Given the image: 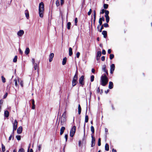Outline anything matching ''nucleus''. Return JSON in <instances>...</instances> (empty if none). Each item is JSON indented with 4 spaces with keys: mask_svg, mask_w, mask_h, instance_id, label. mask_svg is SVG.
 <instances>
[{
    "mask_svg": "<svg viewBox=\"0 0 152 152\" xmlns=\"http://www.w3.org/2000/svg\"><path fill=\"white\" fill-rule=\"evenodd\" d=\"M91 131L92 133H94V127L93 126H91Z\"/></svg>",
    "mask_w": 152,
    "mask_h": 152,
    "instance_id": "obj_32",
    "label": "nucleus"
},
{
    "mask_svg": "<svg viewBox=\"0 0 152 152\" xmlns=\"http://www.w3.org/2000/svg\"><path fill=\"white\" fill-rule=\"evenodd\" d=\"M32 63L33 64H35V59L34 58H33L32 59Z\"/></svg>",
    "mask_w": 152,
    "mask_h": 152,
    "instance_id": "obj_55",
    "label": "nucleus"
},
{
    "mask_svg": "<svg viewBox=\"0 0 152 152\" xmlns=\"http://www.w3.org/2000/svg\"><path fill=\"white\" fill-rule=\"evenodd\" d=\"M81 107L80 104H79L78 106V113L79 115L80 114L81 112Z\"/></svg>",
    "mask_w": 152,
    "mask_h": 152,
    "instance_id": "obj_22",
    "label": "nucleus"
},
{
    "mask_svg": "<svg viewBox=\"0 0 152 152\" xmlns=\"http://www.w3.org/2000/svg\"><path fill=\"white\" fill-rule=\"evenodd\" d=\"M103 28H104V26H103V25H102V26H101V28L100 29H99V31L100 32H102V29Z\"/></svg>",
    "mask_w": 152,
    "mask_h": 152,
    "instance_id": "obj_48",
    "label": "nucleus"
},
{
    "mask_svg": "<svg viewBox=\"0 0 152 152\" xmlns=\"http://www.w3.org/2000/svg\"><path fill=\"white\" fill-rule=\"evenodd\" d=\"M105 60V57L104 56H103L101 58V60H102V61H104Z\"/></svg>",
    "mask_w": 152,
    "mask_h": 152,
    "instance_id": "obj_57",
    "label": "nucleus"
},
{
    "mask_svg": "<svg viewBox=\"0 0 152 152\" xmlns=\"http://www.w3.org/2000/svg\"><path fill=\"white\" fill-rule=\"evenodd\" d=\"M1 80L2 82L3 83H4L6 82V79L3 76H1Z\"/></svg>",
    "mask_w": 152,
    "mask_h": 152,
    "instance_id": "obj_31",
    "label": "nucleus"
},
{
    "mask_svg": "<svg viewBox=\"0 0 152 152\" xmlns=\"http://www.w3.org/2000/svg\"><path fill=\"white\" fill-rule=\"evenodd\" d=\"M102 34L104 35V38H106L107 36V32L106 31H104L102 32Z\"/></svg>",
    "mask_w": 152,
    "mask_h": 152,
    "instance_id": "obj_19",
    "label": "nucleus"
},
{
    "mask_svg": "<svg viewBox=\"0 0 152 152\" xmlns=\"http://www.w3.org/2000/svg\"><path fill=\"white\" fill-rule=\"evenodd\" d=\"M26 16L27 19H28L29 17V13L28 12H25Z\"/></svg>",
    "mask_w": 152,
    "mask_h": 152,
    "instance_id": "obj_33",
    "label": "nucleus"
},
{
    "mask_svg": "<svg viewBox=\"0 0 152 152\" xmlns=\"http://www.w3.org/2000/svg\"><path fill=\"white\" fill-rule=\"evenodd\" d=\"M18 152H25V151L23 148H21L19 149Z\"/></svg>",
    "mask_w": 152,
    "mask_h": 152,
    "instance_id": "obj_37",
    "label": "nucleus"
},
{
    "mask_svg": "<svg viewBox=\"0 0 152 152\" xmlns=\"http://www.w3.org/2000/svg\"><path fill=\"white\" fill-rule=\"evenodd\" d=\"M14 81L15 82V84L16 86H18V81L16 79H15L14 80Z\"/></svg>",
    "mask_w": 152,
    "mask_h": 152,
    "instance_id": "obj_34",
    "label": "nucleus"
},
{
    "mask_svg": "<svg viewBox=\"0 0 152 152\" xmlns=\"http://www.w3.org/2000/svg\"><path fill=\"white\" fill-rule=\"evenodd\" d=\"M91 137H92V141H91V147H93L95 144V139L94 138V137L93 135H92L91 136Z\"/></svg>",
    "mask_w": 152,
    "mask_h": 152,
    "instance_id": "obj_9",
    "label": "nucleus"
},
{
    "mask_svg": "<svg viewBox=\"0 0 152 152\" xmlns=\"http://www.w3.org/2000/svg\"><path fill=\"white\" fill-rule=\"evenodd\" d=\"M115 69V66L114 64H112L110 66V73L113 74Z\"/></svg>",
    "mask_w": 152,
    "mask_h": 152,
    "instance_id": "obj_8",
    "label": "nucleus"
},
{
    "mask_svg": "<svg viewBox=\"0 0 152 152\" xmlns=\"http://www.w3.org/2000/svg\"><path fill=\"white\" fill-rule=\"evenodd\" d=\"M9 113L7 110H6L4 112V116L5 117L7 118L9 117Z\"/></svg>",
    "mask_w": 152,
    "mask_h": 152,
    "instance_id": "obj_15",
    "label": "nucleus"
},
{
    "mask_svg": "<svg viewBox=\"0 0 152 152\" xmlns=\"http://www.w3.org/2000/svg\"><path fill=\"white\" fill-rule=\"evenodd\" d=\"M54 54L53 53H51L49 55V61L51 62L53 60V58L54 57Z\"/></svg>",
    "mask_w": 152,
    "mask_h": 152,
    "instance_id": "obj_11",
    "label": "nucleus"
},
{
    "mask_svg": "<svg viewBox=\"0 0 152 152\" xmlns=\"http://www.w3.org/2000/svg\"><path fill=\"white\" fill-rule=\"evenodd\" d=\"M34 68L35 70H36L37 67V64L36 63L34 64Z\"/></svg>",
    "mask_w": 152,
    "mask_h": 152,
    "instance_id": "obj_36",
    "label": "nucleus"
},
{
    "mask_svg": "<svg viewBox=\"0 0 152 152\" xmlns=\"http://www.w3.org/2000/svg\"><path fill=\"white\" fill-rule=\"evenodd\" d=\"M84 77L83 75H82L80 77V78L79 80V83L82 86H83L84 84Z\"/></svg>",
    "mask_w": 152,
    "mask_h": 152,
    "instance_id": "obj_7",
    "label": "nucleus"
},
{
    "mask_svg": "<svg viewBox=\"0 0 152 152\" xmlns=\"http://www.w3.org/2000/svg\"><path fill=\"white\" fill-rule=\"evenodd\" d=\"M106 66L105 65H104L102 66V69L104 71V72H105L107 75L108 74L107 70L106 69Z\"/></svg>",
    "mask_w": 152,
    "mask_h": 152,
    "instance_id": "obj_16",
    "label": "nucleus"
},
{
    "mask_svg": "<svg viewBox=\"0 0 152 152\" xmlns=\"http://www.w3.org/2000/svg\"><path fill=\"white\" fill-rule=\"evenodd\" d=\"M88 116L87 115H86L85 118V122L87 123L88 121Z\"/></svg>",
    "mask_w": 152,
    "mask_h": 152,
    "instance_id": "obj_28",
    "label": "nucleus"
},
{
    "mask_svg": "<svg viewBox=\"0 0 152 152\" xmlns=\"http://www.w3.org/2000/svg\"><path fill=\"white\" fill-rule=\"evenodd\" d=\"M106 18V21L107 23L109 22L110 19V18L109 16H105Z\"/></svg>",
    "mask_w": 152,
    "mask_h": 152,
    "instance_id": "obj_25",
    "label": "nucleus"
},
{
    "mask_svg": "<svg viewBox=\"0 0 152 152\" xmlns=\"http://www.w3.org/2000/svg\"><path fill=\"white\" fill-rule=\"evenodd\" d=\"M105 10L104 9H103L101 10L100 13L101 14H103L105 12Z\"/></svg>",
    "mask_w": 152,
    "mask_h": 152,
    "instance_id": "obj_46",
    "label": "nucleus"
},
{
    "mask_svg": "<svg viewBox=\"0 0 152 152\" xmlns=\"http://www.w3.org/2000/svg\"><path fill=\"white\" fill-rule=\"evenodd\" d=\"M72 54V49L71 48H69V55L70 56H71Z\"/></svg>",
    "mask_w": 152,
    "mask_h": 152,
    "instance_id": "obj_23",
    "label": "nucleus"
},
{
    "mask_svg": "<svg viewBox=\"0 0 152 152\" xmlns=\"http://www.w3.org/2000/svg\"><path fill=\"white\" fill-rule=\"evenodd\" d=\"M108 5L107 4H104V9H107L108 7Z\"/></svg>",
    "mask_w": 152,
    "mask_h": 152,
    "instance_id": "obj_41",
    "label": "nucleus"
},
{
    "mask_svg": "<svg viewBox=\"0 0 152 152\" xmlns=\"http://www.w3.org/2000/svg\"><path fill=\"white\" fill-rule=\"evenodd\" d=\"M24 33V31L23 30H20L17 33V35L19 37H21Z\"/></svg>",
    "mask_w": 152,
    "mask_h": 152,
    "instance_id": "obj_10",
    "label": "nucleus"
},
{
    "mask_svg": "<svg viewBox=\"0 0 152 152\" xmlns=\"http://www.w3.org/2000/svg\"><path fill=\"white\" fill-rule=\"evenodd\" d=\"M20 85L22 87L23 86V81L21 80L20 82Z\"/></svg>",
    "mask_w": 152,
    "mask_h": 152,
    "instance_id": "obj_45",
    "label": "nucleus"
},
{
    "mask_svg": "<svg viewBox=\"0 0 152 152\" xmlns=\"http://www.w3.org/2000/svg\"><path fill=\"white\" fill-rule=\"evenodd\" d=\"M77 18H75V25L76 26H77Z\"/></svg>",
    "mask_w": 152,
    "mask_h": 152,
    "instance_id": "obj_47",
    "label": "nucleus"
},
{
    "mask_svg": "<svg viewBox=\"0 0 152 152\" xmlns=\"http://www.w3.org/2000/svg\"><path fill=\"white\" fill-rule=\"evenodd\" d=\"M102 18H100L99 20V25L98 26L97 29H99L100 26L102 24Z\"/></svg>",
    "mask_w": 152,
    "mask_h": 152,
    "instance_id": "obj_17",
    "label": "nucleus"
},
{
    "mask_svg": "<svg viewBox=\"0 0 152 152\" xmlns=\"http://www.w3.org/2000/svg\"><path fill=\"white\" fill-rule=\"evenodd\" d=\"M71 23L70 22H68L67 23V28L68 29H70V28Z\"/></svg>",
    "mask_w": 152,
    "mask_h": 152,
    "instance_id": "obj_30",
    "label": "nucleus"
},
{
    "mask_svg": "<svg viewBox=\"0 0 152 152\" xmlns=\"http://www.w3.org/2000/svg\"><path fill=\"white\" fill-rule=\"evenodd\" d=\"M17 56H15L14 59H13V62L14 63H15L17 61Z\"/></svg>",
    "mask_w": 152,
    "mask_h": 152,
    "instance_id": "obj_27",
    "label": "nucleus"
},
{
    "mask_svg": "<svg viewBox=\"0 0 152 152\" xmlns=\"http://www.w3.org/2000/svg\"><path fill=\"white\" fill-rule=\"evenodd\" d=\"M94 22H95V20H96V14H94Z\"/></svg>",
    "mask_w": 152,
    "mask_h": 152,
    "instance_id": "obj_52",
    "label": "nucleus"
},
{
    "mask_svg": "<svg viewBox=\"0 0 152 152\" xmlns=\"http://www.w3.org/2000/svg\"><path fill=\"white\" fill-rule=\"evenodd\" d=\"M66 112L65 111L63 114L61 118V121L64 122L66 121Z\"/></svg>",
    "mask_w": 152,
    "mask_h": 152,
    "instance_id": "obj_5",
    "label": "nucleus"
},
{
    "mask_svg": "<svg viewBox=\"0 0 152 152\" xmlns=\"http://www.w3.org/2000/svg\"><path fill=\"white\" fill-rule=\"evenodd\" d=\"M101 56V52L100 51H98L96 56H98V57H100Z\"/></svg>",
    "mask_w": 152,
    "mask_h": 152,
    "instance_id": "obj_26",
    "label": "nucleus"
},
{
    "mask_svg": "<svg viewBox=\"0 0 152 152\" xmlns=\"http://www.w3.org/2000/svg\"><path fill=\"white\" fill-rule=\"evenodd\" d=\"M56 4L57 7H58L59 5V1L58 0H57L56 1Z\"/></svg>",
    "mask_w": 152,
    "mask_h": 152,
    "instance_id": "obj_39",
    "label": "nucleus"
},
{
    "mask_svg": "<svg viewBox=\"0 0 152 152\" xmlns=\"http://www.w3.org/2000/svg\"><path fill=\"white\" fill-rule=\"evenodd\" d=\"M105 149L106 151H108L109 150V146L108 144H106L105 146Z\"/></svg>",
    "mask_w": 152,
    "mask_h": 152,
    "instance_id": "obj_21",
    "label": "nucleus"
},
{
    "mask_svg": "<svg viewBox=\"0 0 152 152\" xmlns=\"http://www.w3.org/2000/svg\"><path fill=\"white\" fill-rule=\"evenodd\" d=\"M7 96V93H6L4 96V98L5 99L6 98Z\"/></svg>",
    "mask_w": 152,
    "mask_h": 152,
    "instance_id": "obj_54",
    "label": "nucleus"
},
{
    "mask_svg": "<svg viewBox=\"0 0 152 152\" xmlns=\"http://www.w3.org/2000/svg\"><path fill=\"white\" fill-rule=\"evenodd\" d=\"M30 52V50L28 48H26L25 51V54L26 55L28 54Z\"/></svg>",
    "mask_w": 152,
    "mask_h": 152,
    "instance_id": "obj_18",
    "label": "nucleus"
},
{
    "mask_svg": "<svg viewBox=\"0 0 152 152\" xmlns=\"http://www.w3.org/2000/svg\"><path fill=\"white\" fill-rule=\"evenodd\" d=\"M92 11V10L91 9H90L89 11L88 12V15H91V12Z\"/></svg>",
    "mask_w": 152,
    "mask_h": 152,
    "instance_id": "obj_51",
    "label": "nucleus"
},
{
    "mask_svg": "<svg viewBox=\"0 0 152 152\" xmlns=\"http://www.w3.org/2000/svg\"><path fill=\"white\" fill-rule=\"evenodd\" d=\"M102 54L103 55H105L106 54V52L105 50H103L102 51Z\"/></svg>",
    "mask_w": 152,
    "mask_h": 152,
    "instance_id": "obj_56",
    "label": "nucleus"
},
{
    "mask_svg": "<svg viewBox=\"0 0 152 152\" xmlns=\"http://www.w3.org/2000/svg\"><path fill=\"white\" fill-rule=\"evenodd\" d=\"M16 137L18 140H20L21 139V137L20 135H17L16 136Z\"/></svg>",
    "mask_w": 152,
    "mask_h": 152,
    "instance_id": "obj_35",
    "label": "nucleus"
},
{
    "mask_svg": "<svg viewBox=\"0 0 152 152\" xmlns=\"http://www.w3.org/2000/svg\"><path fill=\"white\" fill-rule=\"evenodd\" d=\"M76 131V127L73 126L71 129L70 132V136L71 137H73L74 136Z\"/></svg>",
    "mask_w": 152,
    "mask_h": 152,
    "instance_id": "obj_4",
    "label": "nucleus"
},
{
    "mask_svg": "<svg viewBox=\"0 0 152 152\" xmlns=\"http://www.w3.org/2000/svg\"><path fill=\"white\" fill-rule=\"evenodd\" d=\"M105 16H108V14H109V12L108 10H105Z\"/></svg>",
    "mask_w": 152,
    "mask_h": 152,
    "instance_id": "obj_43",
    "label": "nucleus"
},
{
    "mask_svg": "<svg viewBox=\"0 0 152 152\" xmlns=\"http://www.w3.org/2000/svg\"><path fill=\"white\" fill-rule=\"evenodd\" d=\"M2 150L3 152H4L5 150V146L1 144Z\"/></svg>",
    "mask_w": 152,
    "mask_h": 152,
    "instance_id": "obj_24",
    "label": "nucleus"
},
{
    "mask_svg": "<svg viewBox=\"0 0 152 152\" xmlns=\"http://www.w3.org/2000/svg\"><path fill=\"white\" fill-rule=\"evenodd\" d=\"M44 10V5L42 2L39 4V17L42 18L43 16V13Z\"/></svg>",
    "mask_w": 152,
    "mask_h": 152,
    "instance_id": "obj_2",
    "label": "nucleus"
},
{
    "mask_svg": "<svg viewBox=\"0 0 152 152\" xmlns=\"http://www.w3.org/2000/svg\"><path fill=\"white\" fill-rule=\"evenodd\" d=\"M101 139L99 138L98 139V145L99 146H100L101 145Z\"/></svg>",
    "mask_w": 152,
    "mask_h": 152,
    "instance_id": "obj_38",
    "label": "nucleus"
},
{
    "mask_svg": "<svg viewBox=\"0 0 152 152\" xmlns=\"http://www.w3.org/2000/svg\"><path fill=\"white\" fill-rule=\"evenodd\" d=\"M31 102H32V105L34 104H34V99H32L31 100Z\"/></svg>",
    "mask_w": 152,
    "mask_h": 152,
    "instance_id": "obj_60",
    "label": "nucleus"
},
{
    "mask_svg": "<svg viewBox=\"0 0 152 152\" xmlns=\"http://www.w3.org/2000/svg\"><path fill=\"white\" fill-rule=\"evenodd\" d=\"M108 81V77L105 75L104 74L101 77V84L103 86H105L107 83Z\"/></svg>",
    "mask_w": 152,
    "mask_h": 152,
    "instance_id": "obj_1",
    "label": "nucleus"
},
{
    "mask_svg": "<svg viewBox=\"0 0 152 152\" xmlns=\"http://www.w3.org/2000/svg\"><path fill=\"white\" fill-rule=\"evenodd\" d=\"M114 57V55L113 54H110V59H112Z\"/></svg>",
    "mask_w": 152,
    "mask_h": 152,
    "instance_id": "obj_42",
    "label": "nucleus"
},
{
    "mask_svg": "<svg viewBox=\"0 0 152 152\" xmlns=\"http://www.w3.org/2000/svg\"><path fill=\"white\" fill-rule=\"evenodd\" d=\"M77 75L75 74L73 78V79L72 81V85L73 86H75L77 84Z\"/></svg>",
    "mask_w": 152,
    "mask_h": 152,
    "instance_id": "obj_3",
    "label": "nucleus"
},
{
    "mask_svg": "<svg viewBox=\"0 0 152 152\" xmlns=\"http://www.w3.org/2000/svg\"><path fill=\"white\" fill-rule=\"evenodd\" d=\"M111 53V50L110 49H109L108 50V53L109 54H110Z\"/></svg>",
    "mask_w": 152,
    "mask_h": 152,
    "instance_id": "obj_62",
    "label": "nucleus"
},
{
    "mask_svg": "<svg viewBox=\"0 0 152 152\" xmlns=\"http://www.w3.org/2000/svg\"><path fill=\"white\" fill-rule=\"evenodd\" d=\"M38 150L39 151H40L41 150V145H39L38 146Z\"/></svg>",
    "mask_w": 152,
    "mask_h": 152,
    "instance_id": "obj_50",
    "label": "nucleus"
},
{
    "mask_svg": "<svg viewBox=\"0 0 152 152\" xmlns=\"http://www.w3.org/2000/svg\"><path fill=\"white\" fill-rule=\"evenodd\" d=\"M18 122L16 120H15L13 123V131L16 130L17 128Z\"/></svg>",
    "mask_w": 152,
    "mask_h": 152,
    "instance_id": "obj_6",
    "label": "nucleus"
},
{
    "mask_svg": "<svg viewBox=\"0 0 152 152\" xmlns=\"http://www.w3.org/2000/svg\"><path fill=\"white\" fill-rule=\"evenodd\" d=\"M61 5H62L64 3V0H61Z\"/></svg>",
    "mask_w": 152,
    "mask_h": 152,
    "instance_id": "obj_58",
    "label": "nucleus"
},
{
    "mask_svg": "<svg viewBox=\"0 0 152 152\" xmlns=\"http://www.w3.org/2000/svg\"><path fill=\"white\" fill-rule=\"evenodd\" d=\"M80 53L79 52H77V53H76V57L77 58H78L80 56Z\"/></svg>",
    "mask_w": 152,
    "mask_h": 152,
    "instance_id": "obj_49",
    "label": "nucleus"
},
{
    "mask_svg": "<svg viewBox=\"0 0 152 152\" xmlns=\"http://www.w3.org/2000/svg\"><path fill=\"white\" fill-rule=\"evenodd\" d=\"M19 53L21 54H22L23 53V52L20 49V48H19Z\"/></svg>",
    "mask_w": 152,
    "mask_h": 152,
    "instance_id": "obj_53",
    "label": "nucleus"
},
{
    "mask_svg": "<svg viewBox=\"0 0 152 152\" xmlns=\"http://www.w3.org/2000/svg\"><path fill=\"white\" fill-rule=\"evenodd\" d=\"M97 93H100L101 94H102L103 92L102 90H101V91L100 90V88L99 87H98L97 88Z\"/></svg>",
    "mask_w": 152,
    "mask_h": 152,
    "instance_id": "obj_29",
    "label": "nucleus"
},
{
    "mask_svg": "<svg viewBox=\"0 0 152 152\" xmlns=\"http://www.w3.org/2000/svg\"><path fill=\"white\" fill-rule=\"evenodd\" d=\"M35 108V104H34L32 105V109H34Z\"/></svg>",
    "mask_w": 152,
    "mask_h": 152,
    "instance_id": "obj_59",
    "label": "nucleus"
},
{
    "mask_svg": "<svg viewBox=\"0 0 152 152\" xmlns=\"http://www.w3.org/2000/svg\"><path fill=\"white\" fill-rule=\"evenodd\" d=\"M3 102V101L1 99L0 100V104H2Z\"/></svg>",
    "mask_w": 152,
    "mask_h": 152,
    "instance_id": "obj_63",
    "label": "nucleus"
},
{
    "mask_svg": "<svg viewBox=\"0 0 152 152\" xmlns=\"http://www.w3.org/2000/svg\"><path fill=\"white\" fill-rule=\"evenodd\" d=\"M22 131V127L21 126L19 127L17 130V132L18 134H21Z\"/></svg>",
    "mask_w": 152,
    "mask_h": 152,
    "instance_id": "obj_12",
    "label": "nucleus"
},
{
    "mask_svg": "<svg viewBox=\"0 0 152 152\" xmlns=\"http://www.w3.org/2000/svg\"><path fill=\"white\" fill-rule=\"evenodd\" d=\"M103 26L105 27H107L109 26L108 24L107 23H104Z\"/></svg>",
    "mask_w": 152,
    "mask_h": 152,
    "instance_id": "obj_44",
    "label": "nucleus"
},
{
    "mask_svg": "<svg viewBox=\"0 0 152 152\" xmlns=\"http://www.w3.org/2000/svg\"><path fill=\"white\" fill-rule=\"evenodd\" d=\"M113 83L112 82H109V86L108 88L110 89H111L112 88H113Z\"/></svg>",
    "mask_w": 152,
    "mask_h": 152,
    "instance_id": "obj_14",
    "label": "nucleus"
},
{
    "mask_svg": "<svg viewBox=\"0 0 152 152\" xmlns=\"http://www.w3.org/2000/svg\"><path fill=\"white\" fill-rule=\"evenodd\" d=\"M91 71L92 73H94L95 72V69H92Z\"/></svg>",
    "mask_w": 152,
    "mask_h": 152,
    "instance_id": "obj_64",
    "label": "nucleus"
},
{
    "mask_svg": "<svg viewBox=\"0 0 152 152\" xmlns=\"http://www.w3.org/2000/svg\"><path fill=\"white\" fill-rule=\"evenodd\" d=\"M12 137V135H11L9 138V140H11Z\"/></svg>",
    "mask_w": 152,
    "mask_h": 152,
    "instance_id": "obj_61",
    "label": "nucleus"
},
{
    "mask_svg": "<svg viewBox=\"0 0 152 152\" xmlns=\"http://www.w3.org/2000/svg\"><path fill=\"white\" fill-rule=\"evenodd\" d=\"M65 129V128L64 127L62 126L60 129V134L61 135H62L64 132V130Z\"/></svg>",
    "mask_w": 152,
    "mask_h": 152,
    "instance_id": "obj_13",
    "label": "nucleus"
},
{
    "mask_svg": "<svg viewBox=\"0 0 152 152\" xmlns=\"http://www.w3.org/2000/svg\"><path fill=\"white\" fill-rule=\"evenodd\" d=\"M66 62V57H64L63 60L62 64L63 65H64Z\"/></svg>",
    "mask_w": 152,
    "mask_h": 152,
    "instance_id": "obj_20",
    "label": "nucleus"
},
{
    "mask_svg": "<svg viewBox=\"0 0 152 152\" xmlns=\"http://www.w3.org/2000/svg\"><path fill=\"white\" fill-rule=\"evenodd\" d=\"M94 79V76L93 75H91V82L93 81Z\"/></svg>",
    "mask_w": 152,
    "mask_h": 152,
    "instance_id": "obj_40",
    "label": "nucleus"
}]
</instances>
